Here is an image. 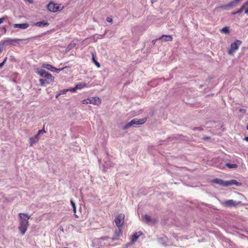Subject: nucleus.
Wrapping results in <instances>:
<instances>
[{
    "instance_id": "obj_1",
    "label": "nucleus",
    "mask_w": 248,
    "mask_h": 248,
    "mask_svg": "<svg viewBox=\"0 0 248 248\" xmlns=\"http://www.w3.org/2000/svg\"><path fill=\"white\" fill-rule=\"evenodd\" d=\"M19 216L20 219L18 229L21 234L23 235L25 234L29 225L28 220L30 218V216L27 214L24 213H19Z\"/></svg>"
},
{
    "instance_id": "obj_2",
    "label": "nucleus",
    "mask_w": 248,
    "mask_h": 248,
    "mask_svg": "<svg viewBox=\"0 0 248 248\" xmlns=\"http://www.w3.org/2000/svg\"><path fill=\"white\" fill-rule=\"evenodd\" d=\"M212 182L223 186H228L232 185L240 186L242 185L241 183L238 182L234 179L230 180L229 181H224L220 179L216 178L212 180Z\"/></svg>"
},
{
    "instance_id": "obj_3",
    "label": "nucleus",
    "mask_w": 248,
    "mask_h": 248,
    "mask_svg": "<svg viewBox=\"0 0 248 248\" xmlns=\"http://www.w3.org/2000/svg\"><path fill=\"white\" fill-rule=\"evenodd\" d=\"M38 74L40 76L46 79L47 82V84L54 81V77L48 72H46L44 69H41L37 72Z\"/></svg>"
},
{
    "instance_id": "obj_4",
    "label": "nucleus",
    "mask_w": 248,
    "mask_h": 248,
    "mask_svg": "<svg viewBox=\"0 0 248 248\" xmlns=\"http://www.w3.org/2000/svg\"><path fill=\"white\" fill-rule=\"evenodd\" d=\"M146 120V118H143V119L135 118V119H133L130 122H129L127 124H126L124 126L123 129H128L129 127H131L134 124H137V125L142 124L145 123Z\"/></svg>"
},
{
    "instance_id": "obj_5",
    "label": "nucleus",
    "mask_w": 248,
    "mask_h": 248,
    "mask_svg": "<svg viewBox=\"0 0 248 248\" xmlns=\"http://www.w3.org/2000/svg\"><path fill=\"white\" fill-rule=\"evenodd\" d=\"M242 42L240 40H236L233 43H232L230 48L228 50V54L229 55H232L238 49L239 46L241 45Z\"/></svg>"
},
{
    "instance_id": "obj_6",
    "label": "nucleus",
    "mask_w": 248,
    "mask_h": 248,
    "mask_svg": "<svg viewBox=\"0 0 248 248\" xmlns=\"http://www.w3.org/2000/svg\"><path fill=\"white\" fill-rule=\"evenodd\" d=\"M19 40H20L18 39H12L10 38H7L4 40L1 41L0 44L2 47L3 48L4 46L15 45V43H16L17 41Z\"/></svg>"
},
{
    "instance_id": "obj_7",
    "label": "nucleus",
    "mask_w": 248,
    "mask_h": 248,
    "mask_svg": "<svg viewBox=\"0 0 248 248\" xmlns=\"http://www.w3.org/2000/svg\"><path fill=\"white\" fill-rule=\"evenodd\" d=\"M84 104H93L98 105L101 103V99L98 97H93L83 100Z\"/></svg>"
},
{
    "instance_id": "obj_8",
    "label": "nucleus",
    "mask_w": 248,
    "mask_h": 248,
    "mask_svg": "<svg viewBox=\"0 0 248 248\" xmlns=\"http://www.w3.org/2000/svg\"><path fill=\"white\" fill-rule=\"evenodd\" d=\"M124 214H119L115 219V222L118 228H122L124 223Z\"/></svg>"
},
{
    "instance_id": "obj_9",
    "label": "nucleus",
    "mask_w": 248,
    "mask_h": 248,
    "mask_svg": "<svg viewBox=\"0 0 248 248\" xmlns=\"http://www.w3.org/2000/svg\"><path fill=\"white\" fill-rule=\"evenodd\" d=\"M47 9L51 12H56L62 10L60 5H57L53 2H49L47 6Z\"/></svg>"
},
{
    "instance_id": "obj_10",
    "label": "nucleus",
    "mask_w": 248,
    "mask_h": 248,
    "mask_svg": "<svg viewBox=\"0 0 248 248\" xmlns=\"http://www.w3.org/2000/svg\"><path fill=\"white\" fill-rule=\"evenodd\" d=\"M242 203L241 201H234L232 200H228L225 202L224 205L226 207H234L238 205H240Z\"/></svg>"
},
{
    "instance_id": "obj_11",
    "label": "nucleus",
    "mask_w": 248,
    "mask_h": 248,
    "mask_svg": "<svg viewBox=\"0 0 248 248\" xmlns=\"http://www.w3.org/2000/svg\"><path fill=\"white\" fill-rule=\"evenodd\" d=\"M104 167L105 168L108 169L113 166L112 163H111L109 160V158L108 153L106 154V156L104 159Z\"/></svg>"
},
{
    "instance_id": "obj_12",
    "label": "nucleus",
    "mask_w": 248,
    "mask_h": 248,
    "mask_svg": "<svg viewBox=\"0 0 248 248\" xmlns=\"http://www.w3.org/2000/svg\"><path fill=\"white\" fill-rule=\"evenodd\" d=\"M40 139V136L36 134L34 137H31L29 139L30 146H32L33 144L37 143Z\"/></svg>"
},
{
    "instance_id": "obj_13",
    "label": "nucleus",
    "mask_w": 248,
    "mask_h": 248,
    "mask_svg": "<svg viewBox=\"0 0 248 248\" xmlns=\"http://www.w3.org/2000/svg\"><path fill=\"white\" fill-rule=\"evenodd\" d=\"M13 26L16 28L26 29L29 27V24L28 23H24L22 24H13Z\"/></svg>"
},
{
    "instance_id": "obj_14",
    "label": "nucleus",
    "mask_w": 248,
    "mask_h": 248,
    "mask_svg": "<svg viewBox=\"0 0 248 248\" xmlns=\"http://www.w3.org/2000/svg\"><path fill=\"white\" fill-rule=\"evenodd\" d=\"M158 39L161 40L162 42H170L172 40V37L170 35H163Z\"/></svg>"
},
{
    "instance_id": "obj_15",
    "label": "nucleus",
    "mask_w": 248,
    "mask_h": 248,
    "mask_svg": "<svg viewBox=\"0 0 248 248\" xmlns=\"http://www.w3.org/2000/svg\"><path fill=\"white\" fill-rule=\"evenodd\" d=\"M237 5H238V3L234 0H232V1H231L230 2L228 3L227 4H226V5H224L222 6V7L223 8H224L225 9H228L229 8H230V7H235Z\"/></svg>"
},
{
    "instance_id": "obj_16",
    "label": "nucleus",
    "mask_w": 248,
    "mask_h": 248,
    "mask_svg": "<svg viewBox=\"0 0 248 248\" xmlns=\"http://www.w3.org/2000/svg\"><path fill=\"white\" fill-rule=\"evenodd\" d=\"M49 23L45 20L37 22L35 23L34 25L39 27H44L48 26Z\"/></svg>"
},
{
    "instance_id": "obj_17",
    "label": "nucleus",
    "mask_w": 248,
    "mask_h": 248,
    "mask_svg": "<svg viewBox=\"0 0 248 248\" xmlns=\"http://www.w3.org/2000/svg\"><path fill=\"white\" fill-rule=\"evenodd\" d=\"M144 219L147 223H155L156 222L155 219H152L151 217L148 215L144 216Z\"/></svg>"
},
{
    "instance_id": "obj_18",
    "label": "nucleus",
    "mask_w": 248,
    "mask_h": 248,
    "mask_svg": "<svg viewBox=\"0 0 248 248\" xmlns=\"http://www.w3.org/2000/svg\"><path fill=\"white\" fill-rule=\"evenodd\" d=\"M245 8H246L244 4H243V5L241 6V7L238 10H237V11L232 12V15H235L236 14H241L243 11L244 9Z\"/></svg>"
},
{
    "instance_id": "obj_19",
    "label": "nucleus",
    "mask_w": 248,
    "mask_h": 248,
    "mask_svg": "<svg viewBox=\"0 0 248 248\" xmlns=\"http://www.w3.org/2000/svg\"><path fill=\"white\" fill-rule=\"evenodd\" d=\"M140 234H138L137 232H135L133 234V235L131 237V242L134 243L136 242L137 239L140 236Z\"/></svg>"
},
{
    "instance_id": "obj_20",
    "label": "nucleus",
    "mask_w": 248,
    "mask_h": 248,
    "mask_svg": "<svg viewBox=\"0 0 248 248\" xmlns=\"http://www.w3.org/2000/svg\"><path fill=\"white\" fill-rule=\"evenodd\" d=\"M70 203H71V205L72 206L73 212H74V213H76V206L75 203L74 202L73 200H70ZM74 215H75L76 217H78L76 214H75Z\"/></svg>"
},
{
    "instance_id": "obj_21",
    "label": "nucleus",
    "mask_w": 248,
    "mask_h": 248,
    "mask_svg": "<svg viewBox=\"0 0 248 248\" xmlns=\"http://www.w3.org/2000/svg\"><path fill=\"white\" fill-rule=\"evenodd\" d=\"M226 166L230 169H236L238 167V165L236 164H230L229 163H226Z\"/></svg>"
},
{
    "instance_id": "obj_22",
    "label": "nucleus",
    "mask_w": 248,
    "mask_h": 248,
    "mask_svg": "<svg viewBox=\"0 0 248 248\" xmlns=\"http://www.w3.org/2000/svg\"><path fill=\"white\" fill-rule=\"evenodd\" d=\"M220 31L226 34H228L230 32L229 28L228 27H225L220 30Z\"/></svg>"
},
{
    "instance_id": "obj_23",
    "label": "nucleus",
    "mask_w": 248,
    "mask_h": 248,
    "mask_svg": "<svg viewBox=\"0 0 248 248\" xmlns=\"http://www.w3.org/2000/svg\"><path fill=\"white\" fill-rule=\"evenodd\" d=\"M0 31L1 32V33L0 34V35H2L5 34L7 32V30L5 27L2 26L0 27Z\"/></svg>"
},
{
    "instance_id": "obj_24",
    "label": "nucleus",
    "mask_w": 248,
    "mask_h": 248,
    "mask_svg": "<svg viewBox=\"0 0 248 248\" xmlns=\"http://www.w3.org/2000/svg\"><path fill=\"white\" fill-rule=\"evenodd\" d=\"M122 228H118V230L115 231V234L116 236L119 237L122 234Z\"/></svg>"
},
{
    "instance_id": "obj_25",
    "label": "nucleus",
    "mask_w": 248,
    "mask_h": 248,
    "mask_svg": "<svg viewBox=\"0 0 248 248\" xmlns=\"http://www.w3.org/2000/svg\"><path fill=\"white\" fill-rule=\"evenodd\" d=\"M47 82L46 79H39V82L41 86H45L46 84H47Z\"/></svg>"
},
{
    "instance_id": "obj_26",
    "label": "nucleus",
    "mask_w": 248,
    "mask_h": 248,
    "mask_svg": "<svg viewBox=\"0 0 248 248\" xmlns=\"http://www.w3.org/2000/svg\"><path fill=\"white\" fill-rule=\"evenodd\" d=\"M42 67L46 69L47 70H50L52 67V65L49 64H43Z\"/></svg>"
},
{
    "instance_id": "obj_27",
    "label": "nucleus",
    "mask_w": 248,
    "mask_h": 248,
    "mask_svg": "<svg viewBox=\"0 0 248 248\" xmlns=\"http://www.w3.org/2000/svg\"><path fill=\"white\" fill-rule=\"evenodd\" d=\"M85 86H86L85 84H78L76 86V89H77H77H81Z\"/></svg>"
},
{
    "instance_id": "obj_28",
    "label": "nucleus",
    "mask_w": 248,
    "mask_h": 248,
    "mask_svg": "<svg viewBox=\"0 0 248 248\" xmlns=\"http://www.w3.org/2000/svg\"><path fill=\"white\" fill-rule=\"evenodd\" d=\"M44 127H45V125H44L43 128L42 129L39 130L38 131V133L37 134H38V135L40 136V134L46 133V131L45 130Z\"/></svg>"
},
{
    "instance_id": "obj_29",
    "label": "nucleus",
    "mask_w": 248,
    "mask_h": 248,
    "mask_svg": "<svg viewBox=\"0 0 248 248\" xmlns=\"http://www.w3.org/2000/svg\"><path fill=\"white\" fill-rule=\"evenodd\" d=\"M50 71H52V72H55V71H61V69H57L56 68L53 67L52 66L51 69H50Z\"/></svg>"
},
{
    "instance_id": "obj_30",
    "label": "nucleus",
    "mask_w": 248,
    "mask_h": 248,
    "mask_svg": "<svg viewBox=\"0 0 248 248\" xmlns=\"http://www.w3.org/2000/svg\"><path fill=\"white\" fill-rule=\"evenodd\" d=\"M93 62H94L95 64V65H96L98 67H100V63H99L98 62H97V61H96L95 60V59H94V57H93Z\"/></svg>"
},
{
    "instance_id": "obj_31",
    "label": "nucleus",
    "mask_w": 248,
    "mask_h": 248,
    "mask_svg": "<svg viewBox=\"0 0 248 248\" xmlns=\"http://www.w3.org/2000/svg\"><path fill=\"white\" fill-rule=\"evenodd\" d=\"M68 89H63L60 91L59 94H63L68 92Z\"/></svg>"
},
{
    "instance_id": "obj_32",
    "label": "nucleus",
    "mask_w": 248,
    "mask_h": 248,
    "mask_svg": "<svg viewBox=\"0 0 248 248\" xmlns=\"http://www.w3.org/2000/svg\"><path fill=\"white\" fill-rule=\"evenodd\" d=\"M7 16H5L2 17L0 18V24H2L4 20L6 18H7Z\"/></svg>"
},
{
    "instance_id": "obj_33",
    "label": "nucleus",
    "mask_w": 248,
    "mask_h": 248,
    "mask_svg": "<svg viewBox=\"0 0 248 248\" xmlns=\"http://www.w3.org/2000/svg\"><path fill=\"white\" fill-rule=\"evenodd\" d=\"M68 91H70L71 92H75L76 90H77V89H76V86L74 87V88H69V89H68Z\"/></svg>"
},
{
    "instance_id": "obj_34",
    "label": "nucleus",
    "mask_w": 248,
    "mask_h": 248,
    "mask_svg": "<svg viewBox=\"0 0 248 248\" xmlns=\"http://www.w3.org/2000/svg\"><path fill=\"white\" fill-rule=\"evenodd\" d=\"M106 20L108 22H112V19L111 17H107Z\"/></svg>"
},
{
    "instance_id": "obj_35",
    "label": "nucleus",
    "mask_w": 248,
    "mask_h": 248,
    "mask_svg": "<svg viewBox=\"0 0 248 248\" xmlns=\"http://www.w3.org/2000/svg\"><path fill=\"white\" fill-rule=\"evenodd\" d=\"M239 111H240V112H242V113H245V112H246V109H245L240 108V109H239Z\"/></svg>"
},
{
    "instance_id": "obj_36",
    "label": "nucleus",
    "mask_w": 248,
    "mask_h": 248,
    "mask_svg": "<svg viewBox=\"0 0 248 248\" xmlns=\"http://www.w3.org/2000/svg\"><path fill=\"white\" fill-rule=\"evenodd\" d=\"M100 239H102V240H105L108 239V237L106 236V237H102Z\"/></svg>"
},
{
    "instance_id": "obj_37",
    "label": "nucleus",
    "mask_w": 248,
    "mask_h": 248,
    "mask_svg": "<svg viewBox=\"0 0 248 248\" xmlns=\"http://www.w3.org/2000/svg\"><path fill=\"white\" fill-rule=\"evenodd\" d=\"M243 4L246 7L248 5V0L247 2H245Z\"/></svg>"
},
{
    "instance_id": "obj_38",
    "label": "nucleus",
    "mask_w": 248,
    "mask_h": 248,
    "mask_svg": "<svg viewBox=\"0 0 248 248\" xmlns=\"http://www.w3.org/2000/svg\"><path fill=\"white\" fill-rule=\"evenodd\" d=\"M6 60H7V58H5L3 61L1 63H3V65H4V63H5Z\"/></svg>"
},
{
    "instance_id": "obj_39",
    "label": "nucleus",
    "mask_w": 248,
    "mask_h": 248,
    "mask_svg": "<svg viewBox=\"0 0 248 248\" xmlns=\"http://www.w3.org/2000/svg\"><path fill=\"white\" fill-rule=\"evenodd\" d=\"M245 13L248 15V8L245 11Z\"/></svg>"
},
{
    "instance_id": "obj_40",
    "label": "nucleus",
    "mask_w": 248,
    "mask_h": 248,
    "mask_svg": "<svg viewBox=\"0 0 248 248\" xmlns=\"http://www.w3.org/2000/svg\"><path fill=\"white\" fill-rule=\"evenodd\" d=\"M3 66V63H0V68Z\"/></svg>"
},
{
    "instance_id": "obj_41",
    "label": "nucleus",
    "mask_w": 248,
    "mask_h": 248,
    "mask_svg": "<svg viewBox=\"0 0 248 248\" xmlns=\"http://www.w3.org/2000/svg\"><path fill=\"white\" fill-rule=\"evenodd\" d=\"M245 140L246 141H248V137H245Z\"/></svg>"
},
{
    "instance_id": "obj_42",
    "label": "nucleus",
    "mask_w": 248,
    "mask_h": 248,
    "mask_svg": "<svg viewBox=\"0 0 248 248\" xmlns=\"http://www.w3.org/2000/svg\"><path fill=\"white\" fill-rule=\"evenodd\" d=\"M205 139H209L210 137H207L205 138Z\"/></svg>"
},
{
    "instance_id": "obj_43",
    "label": "nucleus",
    "mask_w": 248,
    "mask_h": 248,
    "mask_svg": "<svg viewBox=\"0 0 248 248\" xmlns=\"http://www.w3.org/2000/svg\"><path fill=\"white\" fill-rule=\"evenodd\" d=\"M59 95H60V94H59V93L58 94H57V95H56V97H58V96H59Z\"/></svg>"
},
{
    "instance_id": "obj_44",
    "label": "nucleus",
    "mask_w": 248,
    "mask_h": 248,
    "mask_svg": "<svg viewBox=\"0 0 248 248\" xmlns=\"http://www.w3.org/2000/svg\"><path fill=\"white\" fill-rule=\"evenodd\" d=\"M199 128H197V127H196V128H194V129L196 130V129H199Z\"/></svg>"
},
{
    "instance_id": "obj_45",
    "label": "nucleus",
    "mask_w": 248,
    "mask_h": 248,
    "mask_svg": "<svg viewBox=\"0 0 248 248\" xmlns=\"http://www.w3.org/2000/svg\"><path fill=\"white\" fill-rule=\"evenodd\" d=\"M98 39H99V38L98 37H97L95 41H97V40Z\"/></svg>"
},
{
    "instance_id": "obj_46",
    "label": "nucleus",
    "mask_w": 248,
    "mask_h": 248,
    "mask_svg": "<svg viewBox=\"0 0 248 248\" xmlns=\"http://www.w3.org/2000/svg\"><path fill=\"white\" fill-rule=\"evenodd\" d=\"M248 130V125H247V127Z\"/></svg>"
}]
</instances>
